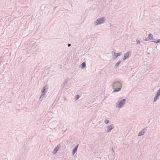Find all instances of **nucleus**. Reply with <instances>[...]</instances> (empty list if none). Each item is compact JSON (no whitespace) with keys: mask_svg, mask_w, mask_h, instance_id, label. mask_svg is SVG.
<instances>
[{"mask_svg":"<svg viewBox=\"0 0 160 160\" xmlns=\"http://www.w3.org/2000/svg\"><path fill=\"white\" fill-rule=\"evenodd\" d=\"M122 82L118 80H115L112 82V87L113 89V92L120 91L122 87Z\"/></svg>","mask_w":160,"mask_h":160,"instance_id":"f257e3e1","label":"nucleus"},{"mask_svg":"<svg viewBox=\"0 0 160 160\" xmlns=\"http://www.w3.org/2000/svg\"><path fill=\"white\" fill-rule=\"evenodd\" d=\"M126 100L125 99H123L121 101H118V102L116 103L117 107L119 108H121L126 103Z\"/></svg>","mask_w":160,"mask_h":160,"instance_id":"f03ea898","label":"nucleus"},{"mask_svg":"<svg viewBox=\"0 0 160 160\" xmlns=\"http://www.w3.org/2000/svg\"><path fill=\"white\" fill-rule=\"evenodd\" d=\"M105 20L104 18L102 17L98 19L95 21L94 22V23L95 25L104 23Z\"/></svg>","mask_w":160,"mask_h":160,"instance_id":"7ed1b4c3","label":"nucleus"},{"mask_svg":"<svg viewBox=\"0 0 160 160\" xmlns=\"http://www.w3.org/2000/svg\"><path fill=\"white\" fill-rule=\"evenodd\" d=\"M114 127V125L113 124L107 126V132H109L111 130L113 129Z\"/></svg>","mask_w":160,"mask_h":160,"instance_id":"20e7f679","label":"nucleus"},{"mask_svg":"<svg viewBox=\"0 0 160 160\" xmlns=\"http://www.w3.org/2000/svg\"><path fill=\"white\" fill-rule=\"evenodd\" d=\"M160 96V92L158 91L157 93L154 98V101L155 102L158 99V98Z\"/></svg>","mask_w":160,"mask_h":160,"instance_id":"39448f33","label":"nucleus"},{"mask_svg":"<svg viewBox=\"0 0 160 160\" xmlns=\"http://www.w3.org/2000/svg\"><path fill=\"white\" fill-rule=\"evenodd\" d=\"M60 145H58L54 149L53 153V154H55L58 151V150L60 148Z\"/></svg>","mask_w":160,"mask_h":160,"instance_id":"423d86ee","label":"nucleus"},{"mask_svg":"<svg viewBox=\"0 0 160 160\" xmlns=\"http://www.w3.org/2000/svg\"><path fill=\"white\" fill-rule=\"evenodd\" d=\"M146 131V128H144L142 130H141L138 133V136H140L144 135Z\"/></svg>","mask_w":160,"mask_h":160,"instance_id":"0eeeda50","label":"nucleus"},{"mask_svg":"<svg viewBox=\"0 0 160 160\" xmlns=\"http://www.w3.org/2000/svg\"><path fill=\"white\" fill-rule=\"evenodd\" d=\"M130 52H127L124 54V57L123 58V60L127 59L129 58V53Z\"/></svg>","mask_w":160,"mask_h":160,"instance_id":"6e6552de","label":"nucleus"},{"mask_svg":"<svg viewBox=\"0 0 160 160\" xmlns=\"http://www.w3.org/2000/svg\"><path fill=\"white\" fill-rule=\"evenodd\" d=\"M122 54V52H119V53H117L114 52V56L113 57V58L114 59H116L118 57L120 56Z\"/></svg>","mask_w":160,"mask_h":160,"instance_id":"1a4fd4ad","label":"nucleus"},{"mask_svg":"<svg viewBox=\"0 0 160 160\" xmlns=\"http://www.w3.org/2000/svg\"><path fill=\"white\" fill-rule=\"evenodd\" d=\"M78 146V144L73 149V151L72 152V154L73 155H74V154L76 152Z\"/></svg>","mask_w":160,"mask_h":160,"instance_id":"9d476101","label":"nucleus"},{"mask_svg":"<svg viewBox=\"0 0 160 160\" xmlns=\"http://www.w3.org/2000/svg\"><path fill=\"white\" fill-rule=\"evenodd\" d=\"M81 66V68L82 69H83L84 68L86 67V63L85 62H82L80 65Z\"/></svg>","mask_w":160,"mask_h":160,"instance_id":"9b49d317","label":"nucleus"},{"mask_svg":"<svg viewBox=\"0 0 160 160\" xmlns=\"http://www.w3.org/2000/svg\"><path fill=\"white\" fill-rule=\"evenodd\" d=\"M148 38L149 40H152L153 39V37L152 34L151 33L149 34H148Z\"/></svg>","mask_w":160,"mask_h":160,"instance_id":"f8f14e48","label":"nucleus"},{"mask_svg":"<svg viewBox=\"0 0 160 160\" xmlns=\"http://www.w3.org/2000/svg\"><path fill=\"white\" fill-rule=\"evenodd\" d=\"M121 61H119L115 65V68H117L119 65V64L121 63Z\"/></svg>","mask_w":160,"mask_h":160,"instance_id":"ddd939ff","label":"nucleus"},{"mask_svg":"<svg viewBox=\"0 0 160 160\" xmlns=\"http://www.w3.org/2000/svg\"><path fill=\"white\" fill-rule=\"evenodd\" d=\"M45 95V93H42V94L40 97V99L43 98L44 97Z\"/></svg>","mask_w":160,"mask_h":160,"instance_id":"4468645a","label":"nucleus"},{"mask_svg":"<svg viewBox=\"0 0 160 160\" xmlns=\"http://www.w3.org/2000/svg\"><path fill=\"white\" fill-rule=\"evenodd\" d=\"M68 79H66L64 82H63V84H64V85H66V83L68 82Z\"/></svg>","mask_w":160,"mask_h":160,"instance_id":"2eb2a0df","label":"nucleus"},{"mask_svg":"<svg viewBox=\"0 0 160 160\" xmlns=\"http://www.w3.org/2000/svg\"><path fill=\"white\" fill-rule=\"evenodd\" d=\"M154 43H158L159 42L160 43V39H158L157 41H153Z\"/></svg>","mask_w":160,"mask_h":160,"instance_id":"dca6fc26","label":"nucleus"},{"mask_svg":"<svg viewBox=\"0 0 160 160\" xmlns=\"http://www.w3.org/2000/svg\"><path fill=\"white\" fill-rule=\"evenodd\" d=\"M109 122V121L108 120L106 119L105 120V123L107 124Z\"/></svg>","mask_w":160,"mask_h":160,"instance_id":"f3484780","label":"nucleus"},{"mask_svg":"<svg viewBox=\"0 0 160 160\" xmlns=\"http://www.w3.org/2000/svg\"><path fill=\"white\" fill-rule=\"evenodd\" d=\"M79 97H80V96H79V95H77L76 96V97L75 98L76 100H77L79 98Z\"/></svg>","mask_w":160,"mask_h":160,"instance_id":"a211bd4d","label":"nucleus"},{"mask_svg":"<svg viewBox=\"0 0 160 160\" xmlns=\"http://www.w3.org/2000/svg\"><path fill=\"white\" fill-rule=\"evenodd\" d=\"M45 89H43H43H42L41 91L42 93H44L45 94Z\"/></svg>","mask_w":160,"mask_h":160,"instance_id":"6ab92c4d","label":"nucleus"},{"mask_svg":"<svg viewBox=\"0 0 160 160\" xmlns=\"http://www.w3.org/2000/svg\"><path fill=\"white\" fill-rule=\"evenodd\" d=\"M136 42L137 44H140V41L138 39L136 40Z\"/></svg>","mask_w":160,"mask_h":160,"instance_id":"aec40b11","label":"nucleus"},{"mask_svg":"<svg viewBox=\"0 0 160 160\" xmlns=\"http://www.w3.org/2000/svg\"><path fill=\"white\" fill-rule=\"evenodd\" d=\"M43 89H45V90H46V89H48V87L46 85H45L43 88Z\"/></svg>","mask_w":160,"mask_h":160,"instance_id":"412c9836","label":"nucleus"},{"mask_svg":"<svg viewBox=\"0 0 160 160\" xmlns=\"http://www.w3.org/2000/svg\"><path fill=\"white\" fill-rule=\"evenodd\" d=\"M149 40V38H148V37H147V38H146L145 39V41H148V40Z\"/></svg>","mask_w":160,"mask_h":160,"instance_id":"4be33fe9","label":"nucleus"},{"mask_svg":"<svg viewBox=\"0 0 160 160\" xmlns=\"http://www.w3.org/2000/svg\"><path fill=\"white\" fill-rule=\"evenodd\" d=\"M71 46V44H68V47H69Z\"/></svg>","mask_w":160,"mask_h":160,"instance_id":"5701e85b","label":"nucleus"},{"mask_svg":"<svg viewBox=\"0 0 160 160\" xmlns=\"http://www.w3.org/2000/svg\"><path fill=\"white\" fill-rule=\"evenodd\" d=\"M158 91L160 92V88Z\"/></svg>","mask_w":160,"mask_h":160,"instance_id":"b1692460","label":"nucleus"},{"mask_svg":"<svg viewBox=\"0 0 160 160\" xmlns=\"http://www.w3.org/2000/svg\"><path fill=\"white\" fill-rule=\"evenodd\" d=\"M112 149L113 152H114V150H113V148H112Z\"/></svg>","mask_w":160,"mask_h":160,"instance_id":"393cba45","label":"nucleus"},{"mask_svg":"<svg viewBox=\"0 0 160 160\" xmlns=\"http://www.w3.org/2000/svg\"><path fill=\"white\" fill-rule=\"evenodd\" d=\"M114 52H113V53H113V54H114Z\"/></svg>","mask_w":160,"mask_h":160,"instance_id":"a878e982","label":"nucleus"},{"mask_svg":"<svg viewBox=\"0 0 160 160\" xmlns=\"http://www.w3.org/2000/svg\"><path fill=\"white\" fill-rule=\"evenodd\" d=\"M121 99V98H119V99Z\"/></svg>","mask_w":160,"mask_h":160,"instance_id":"bb28decb","label":"nucleus"}]
</instances>
